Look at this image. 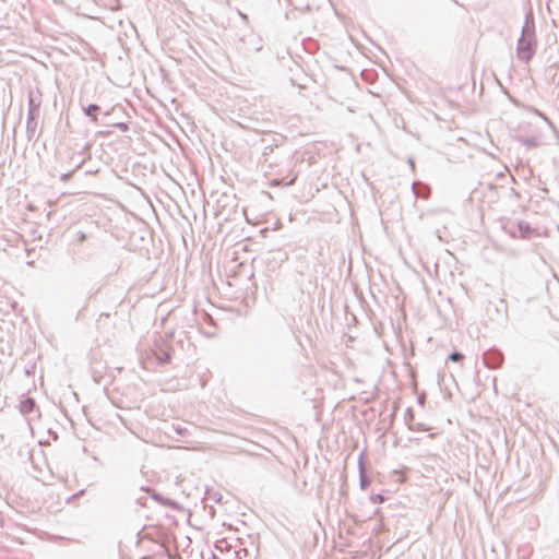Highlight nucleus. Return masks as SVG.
I'll list each match as a JSON object with an SVG mask.
<instances>
[{"mask_svg":"<svg viewBox=\"0 0 559 559\" xmlns=\"http://www.w3.org/2000/svg\"><path fill=\"white\" fill-rule=\"evenodd\" d=\"M463 358H464V355H463L461 352H457V350H453V352L449 355V360L454 361V362H459V361H461Z\"/></svg>","mask_w":559,"mask_h":559,"instance_id":"nucleus-14","label":"nucleus"},{"mask_svg":"<svg viewBox=\"0 0 559 559\" xmlns=\"http://www.w3.org/2000/svg\"><path fill=\"white\" fill-rule=\"evenodd\" d=\"M425 401H426V396H425V394H423V395H418V397H417V402H418V404H419V405H421V406H423V405L425 404Z\"/></svg>","mask_w":559,"mask_h":559,"instance_id":"nucleus-22","label":"nucleus"},{"mask_svg":"<svg viewBox=\"0 0 559 559\" xmlns=\"http://www.w3.org/2000/svg\"><path fill=\"white\" fill-rule=\"evenodd\" d=\"M263 353H264V348H263V347H259V346H258V347L255 348V354H257V355H262Z\"/></svg>","mask_w":559,"mask_h":559,"instance_id":"nucleus-23","label":"nucleus"},{"mask_svg":"<svg viewBox=\"0 0 559 559\" xmlns=\"http://www.w3.org/2000/svg\"><path fill=\"white\" fill-rule=\"evenodd\" d=\"M153 353L160 366L166 365L171 360V347L163 340L155 343Z\"/></svg>","mask_w":559,"mask_h":559,"instance_id":"nucleus-3","label":"nucleus"},{"mask_svg":"<svg viewBox=\"0 0 559 559\" xmlns=\"http://www.w3.org/2000/svg\"><path fill=\"white\" fill-rule=\"evenodd\" d=\"M409 429L411 430H416V431H427L428 427L425 424L416 423L414 425L409 424Z\"/></svg>","mask_w":559,"mask_h":559,"instance_id":"nucleus-15","label":"nucleus"},{"mask_svg":"<svg viewBox=\"0 0 559 559\" xmlns=\"http://www.w3.org/2000/svg\"><path fill=\"white\" fill-rule=\"evenodd\" d=\"M518 141L527 148H533L538 145V140L535 136H519Z\"/></svg>","mask_w":559,"mask_h":559,"instance_id":"nucleus-12","label":"nucleus"},{"mask_svg":"<svg viewBox=\"0 0 559 559\" xmlns=\"http://www.w3.org/2000/svg\"><path fill=\"white\" fill-rule=\"evenodd\" d=\"M302 12H308L311 10V7L309 4L305 5L304 8L300 9Z\"/></svg>","mask_w":559,"mask_h":559,"instance_id":"nucleus-25","label":"nucleus"},{"mask_svg":"<svg viewBox=\"0 0 559 559\" xmlns=\"http://www.w3.org/2000/svg\"><path fill=\"white\" fill-rule=\"evenodd\" d=\"M276 254L278 255V260H280V261L287 260V253H286V252H283V251H281V250H277V251H276Z\"/></svg>","mask_w":559,"mask_h":559,"instance_id":"nucleus-20","label":"nucleus"},{"mask_svg":"<svg viewBox=\"0 0 559 559\" xmlns=\"http://www.w3.org/2000/svg\"><path fill=\"white\" fill-rule=\"evenodd\" d=\"M117 129H119L121 132H127L129 130V124L126 122H118L115 124Z\"/></svg>","mask_w":559,"mask_h":559,"instance_id":"nucleus-18","label":"nucleus"},{"mask_svg":"<svg viewBox=\"0 0 559 559\" xmlns=\"http://www.w3.org/2000/svg\"><path fill=\"white\" fill-rule=\"evenodd\" d=\"M37 115H27L26 118V138L28 142H36L41 133L38 130Z\"/></svg>","mask_w":559,"mask_h":559,"instance_id":"nucleus-6","label":"nucleus"},{"mask_svg":"<svg viewBox=\"0 0 559 559\" xmlns=\"http://www.w3.org/2000/svg\"><path fill=\"white\" fill-rule=\"evenodd\" d=\"M73 175V171H68V173H64L60 176V180L61 181H68Z\"/></svg>","mask_w":559,"mask_h":559,"instance_id":"nucleus-19","label":"nucleus"},{"mask_svg":"<svg viewBox=\"0 0 559 559\" xmlns=\"http://www.w3.org/2000/svg\"><path fill=\"white\" fill-rule=\"evenodd\" d=\"M532 110L537 117L542 118L549 126V128L552 130L554 134L559 139V131L557 130V128L555 127L552 121L543 111H540L536 108H533Z\"/></svg>","mask_w":559,"mask_h":559,"instance_id":"nucleus-11","label":"nucleus"},{"mask_svg":"<svg viewBox=\"0 0 559 559\" xmlns=\"http://www.w3.org/2000/svg\"><path fill=\"white\" fill-rule=\"evenodd\" d=\"M83 112L86 117L91 118V120L96 123L98 120V114L100 111V107L97 104H90L87 106L82 105Z\"/></svg>","mask_w":559,"mask_h":559,"instance_id":"nucleus-9","label":"nucleus"},{"mask_svg":"<svg viewBox=\"0 0 559 559\" xmlns=\"http://www.w3.org/2000/svg\"><path fill=\"white\" fill-rule=\"evenodd\" d=\"M278 183H280V180H277V179L273 180V186L278 185Z\"/></svg>","mask_w":559,"mask_h":559,"instance_id":"nucleus-29","label":"nucleus"},{"mask_svg":"<svg viewBox=\"0 0 559 559\" xmlns=\"http://www.w3.org/2000/svg\"><path fill=\"white\" fill-rule=\"evenodd\" d=\"M504 229L510 234L513 238H523L527 239L531 237L533 229L531 225L524 221H519L515 224H512L510 227L506 226Z\"/></svg>","mask_w":559,"mask_h":559,"instance_id":"nucleus-2","label":"nucleus"},{"mask_svg":"<svg viewBox=\"0 0 559 559\" xmlns=\"http://www.w3.org/2000/svg\"><path fill=\"white\" fill-rule=\"evenodd\" d=\"M4 526V518L2 515V512L0 511V527Z\"/></svg>","mask_w":559,"mask_h":559,"instance_id":"nucleus-24","label":"nucleus"},{"mask_svg":"<svg viewBox=\"0 0 559 559\" xmlns=\"http://www.w3.org/2000/svg\"><path fill=\"white\" fill-rule=\"evenodd\" d=\"M41 99L40 97H36L34 95L33 91H29L28 93V99H27V115H39V108H40Z\"/></svg>","mask_w":559,"mask_h":559,"instance_id":"nucleus-7","label":"nucleus"},{"mask_svg":"<svg viewBox=\"0 0 559 559\" xmlns=\"http://www.w3.org/2000/svg\"><path fill=\"white\" fill-rule=\"evenodd\" d=\"M409 165L414 167V160L412 158L409 159Z\"/></svg>","mask_w":559,"mask_h":559,"instance_id":"nucleus-30","label":"nucleus"},{"mask_svg":"<svg viewBox=\"0 0 559 559\" xmlns=\"http://www.w3.org/2000/svg\"><path fill=\"white\" fill-rule=\"evenodd\" d=\"M83 492H84V490H80L79 492H76V493L74 495V497H79V496L83 495Z\"/></svg>","mask_w":559,"mask_h":559,"instance_id":"nucleus-28","label":"nucleus"},{"mask_svg":"<svg viewBox=\"0 0 559 559\" xmlns=\"http://www.w3.org/2000/svg\"><path fill=\"white\" fill-rule=\"evenodd\" d=\"M85 159H82L80 162H75V168H80L84 164Z\"/></svg>","mask_w":559,"mask_h":559,"instance_id":"nucleus-26","label":"nucleus"},{"mask_svg":"<svg viewBox=\"0 0 559 559\" xmlns=\"http://www.w3.org/2000/svg\"><path fill=\"white\" fill-rule=\"evenodd\" d=\"M296 181V177H293L288 182H286V186H293Z\"/></svg>","mask_w":559,"mask_h":559,"instance_id":"nucleus-27","label":"nucleus"},{"mask_svg":"<svg viewBox=\"0 0 559 559\" xmlns=\"http://www.w3.org/2000/svg\"><path fill=\"white\" fill-rule=\"evenodd\" d=\"M177 432H178L179 435H182V429H178V430H177Z\"/></svg>","mask_w":559,"mask_h":559,"instance_id":"nucleus-31","label":"nucleus"},{"mask_svg":"<svg viewBox=\"0 0 559 559\" xmlns=\"http://www.w3.org/2000/svg\"><path fill=\"white\" fill-rule=\"evenodd\" d=\"M144 491H146L151 498L156 501L158 504L163 506V507H166V508H169V509H173V510H179L180 509V504L170 499V498H166L164 496H162L159 492H157L156 490L147 487V488H143Z\"/></svg>","mask_w":559,"mask_h":559,"instance_id":"nucleus-5","label":"nucleus"},{"mask_svg":"<svg viewBox=\"0 0 559 559\" xmlns=\"http://www.w3.org/2000/svg\"><path fill=\"white\" fill-rule=\"evenodd\" d=\"M414 420V413L411 407H407L405 412V421L409 425Z\"/></svg>","mask_w":559,"mask_h":559,"instance_id":"nucleus-17","label":"nucleus"},{"mask_svg":"<svg viewBox=\"0 0 559 559\" xmlns=\"http://www.w3.org/2000/svg\"><path fill=\"white\" fill-rule=\"evenodd\" d=\"M370 500L372 503H382L385 500V497L381 493H376L370 496Z\"/></svg>","mask_w":559,"mask_h":559,"instance_id":"nucleus-16","label":"nucleus"},{"mask_svg":"<svg viewBox=\"0 0 559 559\" xmlns=\"http://www.w3.org/2000/svg\"><path fill=\"white\" fill-rule=\"evenodd\" d=\"M537 46L535 25L532 12L525 15L521 36L516 44V56L522 62H528L535 55Z\"/></svg>","mask_w":559,"mask_h":559,"instance_id":"nucleus-1","label":"nucleus"},{"mask_svg":"<svg viewBox=\"0 0 559 559\" xmlns=\"http://www.w3.org/2000/svg\"><path fill=\"white\" fill-rule=\"evenodd\" d=\"M211 499H213L216 503H219L222 501V495L215 492L213 496H211Z\"/></svg>","mask_w":559,"mask_h":559,"instance_id":"nucleus-21","label":"nucleus"},{"mask_svg":"<svg viewBox=\"0 0 559 559\" xmlns=\"http://www.w3.org/2000/svg\"><path fill=\"white\" fill-rule=\"evenodd\" d=\"M503 355L500 350L491 348L483 354V362L489 369H497L502 365Z\"/></svg>","mask_w":559,"mask_h":559,"instance_id":"nucleus-4","label":"nucleus"},{"mask_svg":"<svg viewBox=\"0 0 559 559\" xmlns=\"http://www.w3.org/2000/svg\"><path fill=\"white\" fill-rule=\"evenodd\" d=\"M507 302L504 299H500L498 305H496V311L500 313L502 317H507Z\"/></svg>","mask_w":559,"mask_h":559,"instance_id":"nucleus-13","label":"nucleus"},{"mask_svg":"<svg viewBox=\"0 0 559 559\" xmlns=\"http://www.w3.org/2000/svg\"><path fill=\"white\" fill-rule=\"evenodd\" d=\"M36 408V402L33 397H26L20 403V412L23 415H28L34 412Z\"/></svg>","mask_w":559,"mask_h":559,"instance_id":"nucleus-10","label":"nucleus"},{"mask_svg":"<svg viewBox=\"0 0 559 559\" xmlns=\"http://www.w3.org/2000/svg\"><path fill=\"white\" fill-rule=\"evenodd\" d=\"M358 469H359V486L362 490H366L369 487L371 480L367 476L366 471H365V466L362 463V453L359 455Z\"/></svg>","mask_w":559,"mask_h":559,"instance_id":"nucleus-8","label":"nucleus"}]
</instances>
